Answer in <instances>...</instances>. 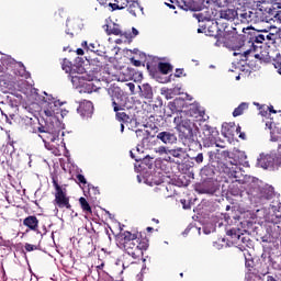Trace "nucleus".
Here are the masks:
<instances>
[{"label": "nucleus", "mask_w": 281, "mask_h": 281, "mask_svg": "<svg viewBox=\"0 0 281 281\" xmlns=\"http://www.w3.org/2000/svg\"><path fill=\"white\" fill-rule=\"evenodd\" d=\"M58 106H60V101L55 100L46 102L44 106V113L47 119H45L44 124L40 123L37 131L45 146H47L48 142H56L60 137L63 126L60 125V121L55 117L58 111H60Z\"/></svg>", "instance_id": "obj_1"}, {"label": "nucleus", "mask_w": 281, "mask_h": 281, "mask_svg": "<svg viewBox=\"0 0 281 281\" xmlns=\"http://www.w3.org/2000/svg\"><path fill=\"white\" fill-rule=\"evenodd\" d=\"M173 124L176 125V130L178 131L180 137L186 139V142L202 148L201 143L196 140V132H194V123H192V121L176 116L173 119Z\"/></svg>", "instance_id": "obj_2"}, {"label": "nucleus", "mask_w": 281, "mask_h": 281, "mask_svg": "<svg viewBox=\"0 0 281 281\" xmlns=\"http://www.w3.org/2000/svg\"><path fill=\"white\" fill-rule=\"evenodd\" d=\"M269 216L267 218L268 223H271L274 232H277L276 236H280L281 233V203L280 200H273L269 204Z\"/></svg>", "instance_id": "obj_3"}, {"label": "nucleus", "mask_w": 281, "mask_h": 281, "mask_svg": "<svg viewBox=\"0 0 281 281\" xmlns=\"http://www.w3.org/2000/svg\"><path fill=\"white\" fill-rule=\"evenodd\" d=\"M108 94L111 98L113 111L126 110V97H124V91L120 87L110 86L108 88Z\"/></svg>", "instance_id": "obj_4"}, {"label": "nucleus", "mask_w": 281, "mask_h": 281, "mask_svg": "<svg viewBox=\"0 0 281 281\" xmlns=\"http://www.w3.org/2000/svg\"><path fill=\"white\" fill-rule=\"evenodd\" d=\"M93 78L83 71V74L72 77V86L76 89H81L80 93H93L95 86L91 82Z\"/></svg>", "instance_id": "obj_5"}, {"label": "nucleus", "mask_w": 281, "mask_h": 281, "mask_svg": "<svg viewBox=\"0 0 281 281\" xmlns=\"http://www.w3.org/2000/svg\"><path fill=\"white\" fill-rule=\"evenodd\" d=\"M257 164L263 170H278L280 166V160L276 154H261L260 157L257 159Z\"/></svg>", "instance_id": "obj_6"}, {"label": "nucleus", "mask_w": 281, "mask_h": 281, "mask_svg": "<svg viewBox=\"0 0 281 281\" xmlns=\"http://www.w3.org/2000/svg\"><path fill=\"white\" fill-rule=\"evenodd\" d=\"M61 69L66 71V74H69V79L72 83L74 76H80L81 74H85V67L71 65V61H69V59H64L61 64Z\"/></svg>", "instance_id": "obj_7"}, {"label": "nucleus", "mask_w": 281, "mask_h": 281, "mask_svg": "<svg viewBox=\"0 0 281 281\" xmlns=\"http://www.w3.org/2000/svg\"><path fill=\"white\" fill-rule=\"evenodd\" d=\"M123 247L126 254L134 258V260L139 258V246L137 245V240L123 241Z\"/></svg>", "instance_id": "obj_8"}, {"label": "nucleus", "mask_w": 281, "mask_h": 281, "mask_svg": "<svg viewBox=\"0 0 281 281\" xmlns=\"http://www.w3.org/2000/svg\"><path fill=\"white\" fill-rule=\"evenodd\" d=\"M77 113H79L81 117H91V115H93V103L91 101L81 102L77 109Z\"/></svg>", "instance_id": "obj_9"}, {"label": "nucleus", "mask_w": 281, "mask_h": 281, "mask_svg": "<svg viewBox=\"0 0 281 281\" xmlns=\"http://www.w3.org/2000/svg\"><path fill=\"white\" fill-rule=\"evenodd\" d=\"M223 171L225 175H227V177H229V179H236V181H238V179H240V176L243 175L240 172V167L234 164L224 166Z\"/></svg>", "instance_id": "obj_10"}, {"label": "nucleus", "mask_w": 281, "mask_h": 281, "mask_svg": "<svg viewBox=\"0 0 281 281\" xmlns=\"http://www.w3.org/2000/svg\"><path fill=\"white\" fill-rule=\"evenodd\" d=\"M196 192L199 194H216L218 192V186L214 184V182H205L202 186L196 187Z\"/></svg>", "instance_id": "obj_11"}, {"label": "nucleus", "mask_w": 281, "mask_h": 281, "mask_svg": "<svg viewBox=\"0 0 281 281\" xmlns=\"http://www.w3.org/2000/svg\"><path fill=\"white\" fill-rule=\"evenodd\" d=\"M55 203L58 205V207H66L67 210H71L69 198H67V193H65L63 190L55 193Z\"/></svg>", "instance_id": "obj_12"}, {"label": "nucleus", "mask_w": 281, "mask_h": 281, "mask_svg": "<svg viewBox=\"0 0 281 281\" xmlns=\"http://www.w3.org/2000/svg\"><path fill=\"white\" fill-rule=\"evenodd\" d=\"M156 137L162 142V144H177V134L170 131L160 132Z\"/></svg>", "instance_id": "obj_13"}, {"label": "nucleus", "mask_w": 281, "mask_h": 281, "mask_svg": "<svg viewBox=\"0 0 281 281\" xmlns=\"http://www.w3.org/2000/svg\"><path fill=\"white\" fill-rule=\"evenodd\" d=\"M23 225H25V227H29V229H31L32 232H38V218H36V216L34 215L24 218Z\"/></svg>", "instance_id": "obj_14"}, {"label": "nucleus", "mask_w": 281, "mask_h": 281, "mask_svg": "<svg viewBox=\"0 0 281 281\" xmlns=\"http://www.w3.org/2000/svg\"><path fill=\"white\" fill-rule=\"evenodd\" d=\"M260 203H267L266 201H271L276 196L273 194V189L268 188V189H261L260 193L257 195Z\"/></svg>", "instance_id": "obj_15"}, {"label": "nucleus", "mask_w": 281, "mask_h": 281, "mask_svg": "<svg viewBox=\"0 0 281 281\" xmlns=\"http://www.w3.org/2000/svg\"><path fill=\"white\" fill-rule=\"evenodd\" d=\"M237 15L238 12L234 9H224L220 11V19H224L225 21H234Z\"/></svg>", "instance_id": "obj_16"}, {"label": "nucleus", "mask_w": 281, "mask_h": 281, "mask_svg": "<svg viewBox=\"0 0 281 281\" xmlns=\"http://www.w3.org/2000/svg\"><path fill=\"white\" fill-rule=\"evenodd\" d=\"M169 155L171 157H175L176 159H179L180 161H183V159H186V149H183L182 147H175L169 149Z\"/></svg>", "instance_id": "obj_17"}, {"label": "nucleus", "mask_w": 281, "mask_h": 281, "mask_svg": "<svg viewBox=\"0 0 281 281\" xmlns=\"http://www.w3.org/2000/svg\"><path fill=\"white\" fill-rule=\"evenodd\" d=\"M114 113H115V120H117V122H121L123 124H131V115L126 114L124 110H117V111H114Z\"/></svg>", "instance_id": "obj_18"}, {"label": "nucleus", "mask_w": 281, "mask_h": 281, "mask_svg": "<svg viewBox=\"0 0 281 281\" xmlns=\"http://www.w3.org/2000/svg\"><path fill=\"white\" fill-rule=\"evenodd\" d=\"M127 3H130L127 12H130V14H132L133 16H137L138 10H140L142 12L144 11V8L139 5V2H137V0H131V2Z\"/></svg>", "instance_id": "obj_19"}, {"label": "nucleus", "mask_w": 281, "mask_h": 281, "mask_svg": "<svg viewBox=\"0 0 281 281\" xmlns=\"http://www.w3.org/2000/svg\"><path fill=\"white\" fill-rule=\"evenodd\" d=\"M105 32L108 36H111V34L114 36H122V30L120 29V25L115 23L112 26L105 25Z\"/></svg>", "instance_id": "obj_20"}, {"label": "nucleus", "mask_w": 281, "mask_h": 281, "mask_svg": "<svg viewBox=\"0 0 281 281\" xmlns=\"http://www.w3.org/2000/svg\"><path fill=\"white\" fill-rule=\"evenodd\" d=\"M142 95L146 98V100H151L153 98V87L150 85L145 83L142 87H139Z\"/></svg>", "instance_id": "obj_21"}, {"label": "nucleus", "mask_w": 281, "mask_h": 281, "mask_svg": "<svg viewBox=\"0 0 281 281\" xmlns=\"http://www.w3.org/2000/svg\"><path fill=\"white\" fill-rule=\"evenodd\" d=\"M249 109V103L243 102L240 103L233 112V117H238V115H243L245 111Z\"/></svg>", "instance_id": "obj_22"}, {"label": "nucleus", "mask_w": 281, "mask_h": 281, "mask_svg": "<svg viewBox=\"0 0 281 281\" xmlns=\"http://www.w3.org/2000/svg\"><path fill=\"white\" fill-rule=\"evenodd\" d=\"M266 127L269 128L271 135H274V133L281 134V127H278V125L271 119L266 121Z\"/></svg>", "instance_id": "obj_23"}, {"label": "nucleus", "mask_w": 281, "mask_h": 281, "mask_svg": "<svg viewBox=\"0 0 281 281\" xmlns=\"http://www.w3.org/2000/svg\"><path fill=\"white\" fill-rule=\"evenodd\" d=\"M158 69L160 74L168 75L170 74V71H172V66L168 63H159Z\"/></svg>", "instance_id": "obj_24"}, {"label": "nucleus", "mask_w": 281, "mask_h": 281, "mask_svg": "<svg viewBox=\"0 0 281 281\" xmlns=\"http://www.w3.org/2000/svg\"><path fill=\"white\" fill-rule=\"evenodd\" d=\"M79 203L81 205L82 211L86 214H92L91 205H89V202H87V199L80 198L79 199Z\"/></svg>", "instance_id": "obj_25"}, {"label": "nucleus", "mask_w": 281, "mask_h": 281, "mask_svg": "<svg viewBox=\"0 0 281 281\" xmlns=\"http://www.w3.org/2000/svg\"><path fill=\"white\" fill-rule=\"evenodd\" d=\"M201 176L202 177H209V178H212L214 177V168L210 167V166H204L202 169H201Z\"/></svg>", "instance_id": "obj_26"}, {"label": "nucleus", "mask_w": 281, "mask_h": 281, "mask_svg": "<svg viewBox=\"0 0 281 281\" xmlns=\"http://www.w3.org/2000/svg\"><path fill=\"white\" fill-rule=\"evenodd\" d=\"M133 240H136V243H138L137 235H135L131 232L123 233V243H131Z\"/></svg>", "instance_id": "obj_27"}, {"label": "nucleus", "mask_w": 281, "mask_h": 281, "mask_svg": "<svg viewBox=\"0 0 281 281\" xmlns=\"http://www.w3.org/2000/svg\"><path fill=\"white\" fill-rule=\"evenodd\" d=\"M191 1L192 0H184L183 10H191V11L201 10V7L196 5L194 2H191Z\"/></svg>", "instance_id": "obj_28"}, {"label": "nucleus", "mask_w": 281, "mask_h": 281, "mask_svg": "<svg viewBox=\"0 0 281 281\" xmlns=\"http://www.w3.org/2000/svg\"><path fill=\"white\" fill-rule=\"evenodd\" d=\"M251 41H252V45H254V43H258V44L265 43V42H266V40H265V31L261 32V33H260V32H257V33L252 36Z\"/></svg>", "instance_id": "obj_29"}, {"label": "nucleus", "mask_w": 281, "mask_h": 281, "mask_svg": "<svg viewBox=\"0 0 281 281\" xmlns=\"http://www.w3.org/2000/svg\"><path fill=\"white\" fill-rule=\"evenodd\" d=\"M227 236H231V238H233V240H240V231L236 229V228H232L229 231H227Z\"/></svg>", "instance_id": "obj_30"}, {"label": "nucleus", "mask_w": 281, "mask_h": 281, "mask_svg": "<svg viewBox=\"0 0 281 281\" xmlns=\"http://www.w3.org/2000/svg\"><path fill=\"white\" fill-rule=\"evenodd\" d=\"M155 153H157L158 155H169V148H167L166 146H159L157 148L154 149Z\"/></svg>", "instance_id": "obj_31"}, {"label": "nucleus", "mask_w": 281, "mask_h": 281, "mask_svg": "<svg viewBox=\"0 0 281 281\" xmlns=\"http://www.w3.org/2000/svg\"><path fill=\"white\" fill-rule=\"evenodd\" d=\"M269 109H271V108H269V105H261L259 108L260 115H262V117H267L268 115H270Z\"/></svg>", "instance_id": "obj_32"}, {"label": "nucleus", "mask_w": 281, "mask_h": 281, "mask_svg": "<svg viewBox=\"0 0 281 281\" xmlns=\"http://www.w3.org/2000/svg\"><path fill=\"white\" fill-rule=\"evenodd\" d=\"M265 34V43H269L271 41H276V34L269 33V31H263Z\"/></svg>", "instance_id": "obj_33"}, {"label": "nucleus", "mask_w": 281, "mask_h": 281, "mask_svg": "<svg viewBox=\"0 0 281 281\" xmlns=\"http://www.w3.org/2000/svg\"><path fill=\"white\" fill-rule=\"evenodd\" d=\"M115 1L116 3H109V8H112V12H115V10H124L125 5H120V1Z\"/></svg>", "instance_id": "obj_34"}, {"label": "nucleus", "mask_w": 281, "mask_h": 281, "mask_svg": "<svg viewBox=\"0 0 281 281\" xmlns=\"http://www.w3.org/2000/svg\"><path fill=\"white\" fill-rule=\"evenodd\" d=\"M191 159L195 161V164L201 165L204 159L203 153H199L195 157H192Z\"/></svg>", "instance_id": "obj_35"}, {"label": "nucleus", "mask_w": 281, "mask_h": 281, "mask_svg": "<svg viewBox=\"0 0 281 281\" xmlns=\"http://www.w3.org/2000/svg\"><path fill=\"white\" fill-rule=\"evenodd\" d=\"M137 246L139 249V256L142 254V251H146V249H148V243H146V241H143L140 244H139V241H137Z\"/></svg>", "instance_id": "obj_36"}, {"label": "nucleus", "mask_w": 281, "mask_h": 281, "mask_svg": "<svg viewBox=\"0 0 281 281\" xmlns=\"http://www.w3.org/2000/svg\"><path fill=\"white\" fill-rule=\"evenodd\" d=\"M53 186H54L56 192L63 191V188L58 186V179H56L55 177H53Z\"/></svg>", "instance_id": "obj_37"}, {"label": "nucleus", "mask_w": 281, "mask_h": 281, "mask_svg": "<svg viewBox=\"0 0 281 281\" xmlns=\"http://www.w3.org/2000/svg\"><path fill=\"white\" fill-rule=\"evenodd\" d=\"M24 249L26 251H36L37 247H36V245L25 244Z\"/></svg>", "instance_id": "obj_38"}, {"label": "nucleus", "mask_w": 281, "mask_h": 281, "mask_svg": "<svg viewBox=\"0 0 281 281\" xmlns=\"http://www.w3.org/2000/svg\"><path fill=\"white\" fill-rule=\"evenodd\" d=\"M77 181L79 183H82V186H87V178H85L82 175H77Z\"/></svg>", "instance_id": "obj_39"}, {"label": "nucleus", "mask_w": 281, "mask_h": 281, "mask_svg": "<svg viewBox=\"0 0 281 281\" xmlns=\"http://www.w3.org/2000/svg\"><path fill=\"white\" fill-rule=\"evenodd\" d=\"M88 50H89V52H98V46H95L94 43H90V44L88 45Z\"/></svg>", "instance_id": "obj_40"}, {"label": "nucleus", "mask_w": 281, "mask_h": 281, "mask_svg": "<svg viewBox=\"0 0 281 281\" xmlns=\"http://www.w3.org/2000/svg\"><path fill=\"white\" fill-rule=\"evenodd\" d=\"M274 68L277 69L278 74L281 76V59L274 63Z\"/></svg>", "instance_id": "obj_41"}, {"label": "nucleus", "mask_w": 281, "mask_h": 281, "mask_svg": "<svg viewBox=\"0 0 281 281\" xmlns=\"http://www.w3.org/2000/svg\"><path fill=\"white\" fill-rule=\"evenodd\" d=\"M175 76L176 78H181L183 76V68H177Z\"/></svg>", "instance_id": "obj_42"}, {"label": "nucleus", "mask_w": 281, "mask_h": 281, "mask_svg": "<svg viewBox=\"0 0 281 281\" xmlns=\"http://www.w3.org/2000/svg\"><path fill=\"white\" fill-rule=\"evenodd\" d=\"M183 210H190V203H188L186 200H180Z\"/></svg>", "instance_id": "obj_43"}, {"label": "nucleus", "mask_w": 281, "mask_h": 281, "mask_svg": "<svg viewBox=\"0 0 281 281\" xmlns=\"http://www.w3.org/2000/svg\"><path fill=\"white\" fill-rule=\"evenodd\" d=\"M138 35H139V31H137V29H135V27H132L131 38H135V36H138Z\"/></svg>", "instance_id": "obj_44"}, {"label": "nucleus", "mask_w": 281, "mask_h": 281, "mask_svg": "<svg viewBox=\"0 0 281 281\" xmlns=\"http://www.w3.org/2000/svg\"><path fill=\"white\" fill-rule=\"evenodd\" d=\"M89 192H93V194H100V190L95 187H89Z\"/></svg>", "instance_id": "obj_45"}, {"label": "nucleus", "mask_w": 281, "mask_h": 281, "mask_svg": "<svg viewBox=\"0 0 281 281\" xmlns=\"http://www.w3.org/2000/svg\"><path fill=\"white\" fill-rule=\"evenodd\" d=\"M235 243H243V245H245L247 243V237L240 235V238L237 239Z\"/></svg>", "instance_id": "obj_46"}, {"label": "nucleus", "mask_w": 281, "mask_h": 281, "mask_svg": "<svg viewBox=\"0 0 281 281\" xmlns=\"http://www.w3.org/2000/svg\"><path fill=\"white\" fill-rule=\"evenodd\" d=\"M195 18L198 19L199 22L205 21L207 19L203 16V13L195 14Z\"/></svg>", "instance_id": "obj_47"}, {"label": "nucleus", "mask_w": 281, "mask_h": 281, "mask_svg": "<svg viewBox=\"0 0 281 281\" xmlns=\"http://www.w3.org/2000/svg\"><path fill=\"white\" fill-rule=\"evenodd\" d=\"M127 87H128V89H130V91H131L132 93H135V83L130 82V83H127Z\"/></svg>", "instance_id": "obj_48"}, {"label": "nucleus", "mask_w": 281, "mask_h": 281, "mask_svg": "<svg viewBox=\"0 0 281 281\" xmlns=\"http://www.w3.org/2000/svg\"><path fill=\"white\" fill-rule=\"evenodd\" d=\"M252 52H254V49L249 48V49H247V50H245V52L243 53V56H244L245 58H247V57L249 56V54H252Z\"/></svg>", "instance_id": "obj_49"}, {"label": "nucleus", "mask_w": 281, "mask_h": 281, "mask_svg": "<svg viewBox=\"0 0 281 281\" xmlns=\"http://www.w3.org/2000/svg\"><path fill=\"white\" fill-rule=\"evenodd\" d=\"M119 5H125L124 9H125V8L128 9V5H131V0H125V2H122V3L119 4Z\"/></svg>", "instance_id": "obj_50"}, {"label": "nucleus", "mask_w": 281, "mask_h": 281, "mask_svg": "<svg viewBox=\"0 0 281 281\" xmlns=\"http://www.w3.org/2000/svg\"><path fill=\"white\" fill-rule=\"evenodd\" d=\"M132 63L135 67H140L142 66V61H139V60L132 59Z\"/></svg>", "instance_id": "obj_51"}, {"label": "nucleus", "mask_w": 281, "mask_h": 281, "mask_svg": "<svg viewBox=\"0 0 281 281\" xmlns=\"http://www.w3.org/2000/svg\"><path fill=\"white\" fill-rule=\"evenodd\" d=\"M204 131L209 133V135L212 134V128L210 127V125H204Z\"/></svg>", "instance_id": "obj_52"}, {"label": "nucleus", "mask_w": 281, "mask_h": 281, "mask_svg": "<svg viewBox=\"0 0 281 281\" xmlns=\"http://www.w3.org/2000/svg\"><path fill=\"white\" fill-rule=\"evenodd\" d=\"M81 47H83L85 49H89V44L87 43V41H83L81 43Z\"/></svg>", "instance_id": "obj_53"}, {"label": "nucleus", "mask_w": 281, "mask_h": 281, "mask_svg": "<svg viewBox=\"0 0 281 281\" xmlns=\"http://www.w3.org/2000/svg\"><path fill=\"white\" fill-rule=\"evenodd\" d=\"M78 56H85V50L82 48L77 49Z\"/></svg>", "instance_id": "obj_54"}, {"label": "nucleus", "mask_w": 281, "mask_h": 281, "mask_svg": "<svg viewBox=\"0 0 281 281\" xmlns=\"http://www.w3.org/2000/svg\"><path fill=\"white\" fill-rule=\"evenodd\" d=\"M131 157L132 159H135V161H142V158L135 157V155H133V151H131Z\"/></svg>", "instance_id": "obj_55"}, {"label": "nucleus", "mask_w": 281, "mask_h": 281, "mask_svg": "<svg viewBox=\"0 0 281 281\" xmlns=\"http://www.w3.org/2000/svg\"><path fill=\"white\" fill-rule=\"evenodd\" d=\"M101 5H106L109 3V0H97Z\"/></svg>", "instance_id": "obj_56"}, {"label": "nucleus", "mask_w": 281, "mask_h": 281, "mask_svg": "<svg viewBox=\"0 0 281 281\" xmlns=\"http://www.w3.org/2000/svg\"><path fill=\"white\" fill-rule=\"evenodd\" d=\"M268 113H270V114H271V113H277L276 110H273V105H270V106H269Z\"/></svg>", "instance_id": "obj_57"}, {"label": "nucleus", "mask_w": 281, "mask_h": 281, "mask_svg": "<svg viewBox=\"0 0 281 281\" xmlns=\"http://www.w3.org/2000/svg\"><path fill=\"white\" fill-rule=\"evenodd\" d=\"M182 234L183 236H188L190 234V227H187Z\"/></svg>", "instance_id": "obj_58"}, {"label": "nucleus", "mask_w": 281, "mask_h": 281, "mask_svg": "<svg viewBox=\"0 0 281 281\" xmlns=\"http://www.w3.org/2000/svg\"><path fill=\"white\" fill-rule=\"evenodd\" d=\"M142 133H144L142 130H137V131H136L137 137H139V136L142 135Z\"/></svg>", "instance_id": "obj_59"}, {"label": "nucleus", "mask_w": 281, "mask_h": 281, "mask_svg": "<svg viewBox=\"0 0 281 281\" xmlns=\"http://www.w3.org/2000/svg\"><path fill=\"white\" fill-rule=\"evenodd\" d=\"M66 34H69L70 38H74V33L69 32V30H66Z\"/></svg>", "instance_id": "obj_60"}, {"label": "nucleus", "mask_w": 281, "mask_h": 281, "mask_svg": "<svg viewBox=\"0 0 281 281\" xmlns=\"http://www.w3.org/2000/svg\"><path fill=\"white\" fill-rule=\"evenodd\" d=\"M238 247H239L240 251H245V245L238 244Z\"/></svg>", "instance_id": "obj_61"}, {"label": "nucleus", "mask_w": 281, "mask_h": 281, "mask_svg": "<svg viewBox=\"0 0 281 281\" xmlns=\"http://www.w3.org/2000/svg\"><path fill=\"white\" fill-rule=\"evenodd\" d=\"M166 5H168L171 10H175V4L166 3Z\"/></svg>", "instance_id": "obj_62"}, {"label": "nucleus", "mask_w": 281, "mask_h": 281, "mask_svg": "<svg viewBox=\"0 0 281 281\" xmlns=\"http://www.w3.org/2000/svg\"><path fill=\"white\" fill-rule=\"evenodd\" d=\"M124 124L125 123H121V133H124Z\"/></svg>", "instance_id": "obj_63"}, {"label": "nucleus", "mask_w": 281, "mask_h": 281, "mask_svg": "<svg viewBox=\"0 0 281 281\" xmlns=\"http://www.w3.org/2000/svg\"><path fill=\"white\" fill-rule=\"evenodd\" d=\"M240 139H245V133L239 134Z\"/></svg>", "instance_id": "obj_64"}]
</instances>
